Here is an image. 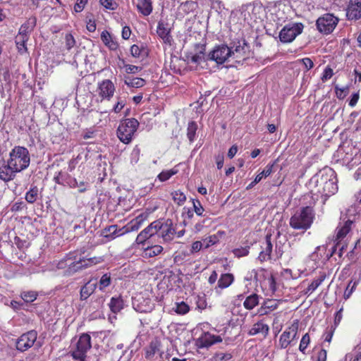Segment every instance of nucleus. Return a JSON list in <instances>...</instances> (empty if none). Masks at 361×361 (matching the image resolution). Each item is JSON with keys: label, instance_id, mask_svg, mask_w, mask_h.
<instances>
[{"label": "nucleus", "instance_id": "45", "mask_svg": "<svg viewBox=\"0 0 361 361\" xmlns=\"http://www.w3.org/2000/svg\"><path fill=\"white\" fill-rule=\"evenodd\" d=\"M38 293L36 291H24L21 293L20 297L25 302H32L37 299Z\"/></svg>", "mask_w": 361, "mask_h": 361}, {"label": "nucleus", "instance_id": "48", "mask_svg": "<svg viewBox=\"0 0 361 361\" xmlns=\"http://www.w3.org/2000/svg\"><path fill=\"white\" fill-rule=\"evenodd\" d=\"M178 173V170H176V169H171L169 171H163L159 173L158 175V179L160 181H166L168 179L172 177L173 175L176 174Z\"/></svg>", "mask_w": 361, "mask_h": 361}, {"label": "nucleus", "instance_id": "51", "mask_svg": "<svg viewBox=\"0 0 361 361\" xmlns=\"http://www.w3.org/2000/svg\"><path fill=\"white\" fill-rule=\"evenodd\" d=\"M357 283H358V281L353 282V281H350L348 283V284L344 291V295H343L344 299L347 300L350 298V296H351L353 292H354Z\"/></svg>", "mask_w": 361, "mask_h": 361}, {"label": "nucleus", "instance_id": "12", "mask_svg": "<svg viewBox=\"0 0 361 361\" xmlns=\"http://www.w3.org/2000/svg\"><path fill=\"white\" fill-rule=\"evenodd\" d=\"M116 87L111 80H103L97 83V94L101 101L111 100Z\"/></svg>", "mask_w": 361, "mask_h": 361}, {"label": "nucleus", "instance_id": "57", "mask_svg": "<svg viewBox=\"0 0 361 361\" xmlns=\"http://www.w3.org/2000/svg\"><path fill=\"white\" fill-rule=\"evenodd\" d=\"M298 62L303 64L307 71L311 70L314 66V63L310 57L302 58L298 60Z\"/></svg>", "mask_w": 361, "mask_h": 361}, {"label": "nucleus", "instance_id": "35", "mask_svg": "<svg viewBox=\"0 0 361 361\" xmlns=\"http://www.w3.org/2000/svg\"><path fill=\"white\" fill-rule=\"evenodd\" d=\"M111 312L117 313L121 311L124 306V301L122 296H118L117 298H111V301L109 303Z\"/></svg>", "mask_w": 361, "mask_h": 361}, {"label": "nucleus", "instance_id": "11", "mask_svg": "<svg viewBox=\"0 0 361 361\" xmlns=\"http://www.w3.org/2000/svg\"><path fill=\"white\" fill-rule=\"evenodd\" d=\"M145 357L148 361H164V353L159 340H152L149 345L145 348Z\"/></svg>", "mask_w": 361, "mask_h": 361}, {"label": "nucleus", "instance_id": "63", "mask_svg": "<svg viewBox=\"0 0 361 361\" xmlns=\"http://www.w3.org/2000/svg\"><path fill=\"white\" fill-rule=\"evenodd\" d=\"M123 107H125L124 101H122L121 100V98H118V100L113 108V111L115 114H119V112L123 110Z\"/></svg>", "mask_w": 361, "mask_h": 361}, {"label": "nucleus", "instance_id": "34", "mask_svg": "<svg viewBox=\"0 0 361 361\" xmlns=\"http://www.w3.org/2000/svg\"><path fill=\"white\" fill-rule=\"evenodd\" d=\"M35 24L36 19L35 18H29L20 26L18 35H21L22 37H29V33L32 30Z\"/></svg>", "mask_w": 361, "mask_h": 361}, {"label": "nucleus", "instance_id": "23", "mask_svg": "<svg viewBox=\"0 0 361 361\" xmlns=\"http://www.w3.org/2000/svg\"><path fill=\"white\" fill-rule=\"evenodd\" d=\"M149 215L145 214V212H142V214L137 215L135 218L133 219L131 221L128 222L126 225L127 233L130 232H135L138 231L142 226L145 224V222L148 219Z\"/></svg>", "mask_w": 361, "mask_h": 361}, {"label": "nucleus", "instance_id": "2", "mask_svg": "<svg viewBox=\"0 0 361 361\" xmlns=\"http://www.w3.org/2000/svg\"><path fill=\"white\" fill-rule=\"evenodd\" d=\"M316 219V211L313 205L302 206L290 216V226L296 231H306L311 228Z\"/></svg>", "mask_w": 361, "mask_h": 361}, {"label": "nucleus", "instance_id": "37", "mask_svg": "<svg viewBox=\"0 0 361 361\" xmlns=\"http://www.w3.org/2000/svg\"><path fill=\"white\" fill-rule=\"evenodd\" d=\"M164 248L160 245H154L150 247H145L143 250V255L152 258L157 255H159L163 252Z\"/></svg>", "mask_w": 361, "mask_h": 361}, {"label": "nucleus", "instance_id": "43", "mask_svg": "<svg viewBox=\"0 0 361 361\" xmlns=\"http://www.w3.org/2000/svg\"><path fill=\"white\" fill-rule=\"evenodd\" d=\"M335 93L336 94V97L338 98L339 100H343L347 95L349 94L350 86L347 85L345 87H340L336 85L334 87Z\"/></svg>", "mask_w": 361, "mask_h": 361}, {"label": "nucleus", "instance_id": "17", "mask_svg": "<svg viewBox=\"0 0 361 361\" xmlns=\"http://www.w3.org/2000/svg\"><path fill=\"white\" fill-rule=\"evenodd\" d=\"M12 75L8 70L4 69L0 72V92L2 97L11 95L12 91Z\"/></svg>", "mask_w": 361, "mask_h": 361}, {"label": "nucleus", "instance_id": "22", "mask_svg": "<svg viewBox=\"0 0 361 361\" xmlns=\"http://www.w3.org/2000/svg\"><path fill=\"white\" fill-rule=\"evenodd\" d=\"M269 326L266 323L264 319H260L259 322L254 323L252 326L249 329L248 334L250 336L261 335L264 338L269 335Z\"/></svg>", "mask_w": 361, "mask_h": 361}, {"label": "nucleus", "instance_id": "53", "mask_svg": "<svg viewBox=\"0 0 361 361\" xmlns=\"http://www.w3.org/2000/svg\"><path fill=\"white\" fill-rule=\"evenodd\" d=\"M193 203V211L198 216H203L204 209L200 200H196V199L192 200Z\"/></svg>", "mask_w": 361, "mask_h": 361}, {"label": "nucleus", "instance_id": "64", "mask_svg": "<svg viewBox=\"0 0 361 361\" xmlns=\"http://www.w3.org/2000/svg\"><path fill=\"white\" fill-rule=\"evenodd\" d=\"M274 164H269L266 166L264 170L261 172L262 178H267L270 176L273 171Z\"/></svg>", "mask_w": 361, "mask_h": 361}, {"label": "nucleus", "instance_id": "59", "mask_svg": "<svg viewBox=\"0 0 361 361\" xmlns=\"http://www.w3.org/2000/svg\"><path fill=\"white\" fill-rule=\"evenodd\" d=\"M359 99H360V90H357V92H355V93L352 94V95L350 98L349 102H348L349 106L350 107H355L356 106V104H357Z\"/></svg>", "mask_w": 361, "mask_h": 361}, {"label": "nucleus", "instance_id": "38", "mask_svg": "<svg viewBox=\"0 0 361 361\" xmlns=\"http://www.w3.org/2000/svg\"><path fill=\"white\" fill-rule=\"evenodd\" d=\"M197 128L198 126L196 121H192L188 123L187 137L190 142H194L196 137Z\"/></svg>", "mask_w": 361, "mask_h": 361}, {"label": "nucleus", "instance_id": "25", "mask_svg": "<svg viewBox=\"0 0 361 361\" xmlns=\"http://www.w3.org/2000/svg\"><path fill=\"white\" fill-rule=\"evenodd\" d=\"M281 300H276V299H266L262 303L261 307L258 309L259 315H268V314L279 308Z\"/></svg>", "mask_w": 361, "mask_h": 361}, {"label": "nucleus", "instance_id": "52", "mask_svg": "<svg viewBox=\"0 0 361 361\" xmlns=\"http://www.w3.org/2000/svg\"><path fill=\"white\" fill-rule=\"evenodd\" d=\"M219 241V238L217 235H211L208 238H204L203 242L205 243L204 248H209V246L215 245Z\"/></svg>", "mask_w": 361, "mask_h": 361}, {"label": "nucleus", "instance_id": "15", "mask_svg": "<svg viewBox=\"0 0 361 361\" xmlns=\"http://www.w3.org/2000/svg\"><path fill=\"white\" fill-rule=\"evenodd\" d=\"M37 334L35 331H30L23 334L16 341V345L18 350L24 352L31 348L35 342Z\"/></svg>", "mask_w": 361, "mask_h": 361}, {"label": "nucleus", "instance_id": "33", "mask_svg": "<svg viewBox=\"0 0 361 361\" xmlns=\"http://www.w3.org/2000/svg\"><path fill=\"white\" fill-rule=\"evenodd\" d=\"M248 47L247 44L244 43L243 46L239 44L236 46L234 51H231V54H233L236 61H240L246 60L248 57V53H247V50Z\"/></svg>", "mask_w": 361, "mask_h": 361}, {"label": "nucleus", "instance_id": "40", "mask_svg": "<svg viewBox=\"0 0 361 361\" xmlns=\"http://www.w3.org/2000/svg\"><path fill=\"white\" fill-rule=\"evenodd\" d=\"M172 199L175 204L183 205L186 201V195L180 190H175L171 192Z\"/></svg>", "mask_w": 361, "mask_h": 361}, {"label": "nucleus", "instance_id": "61", "mask_svg": "<svg viewBox=\"0 0 361 361\" xmlns=\"http://www.w3.org/2000/svg\"><path fill=\"white\" fill-rule=\"evenodd\" d=\"M204 246L203 243L202 241H195L192 243L191 247H190V253H195L200 252V250L202 249Z\"/></svg>", "mask_w": 361, "mask_h": 361}, {"label": "nucleus", "instance_id": "10", "mask_svg": "<svg viewBox=\"0 0 361 361\" xmlns=\"http://www.w3.org/2000/svg\"><path fill=\"white\" fill-rule=\"evenodd\" d=\"M338 22L337 17L332 13H324L318 18L316 26L319 31L323 34H329L334 30Z\"/></svg>", "mask_w": 361, "mask_h": 361}, {"label": "nucleus", "instance_id": "60", "mask_svg": "<svg viewBox=\"0 0 361 361\" xmlns=\"http://www.w3.org/2000/svg\"><path fill=\"white\" fill-rule=\"evenodd\" d=\"M88 0H77L75 4L73 6V9L76 13H80L85 8Z\"/></svg>", "mask_w": 361, "mask_h": 361}, {"label": "nucleus", "instance_id": "47", "mask_svg": "<svg viewBox=\"0 0 361 361\" xmlns=\"http://www.w3.org/2000/svg\"><path fill=\"white\" fill-rule=\"evenodd\" d=\"M311 342V338L308 333H305L302 336V339L299 343V350L302 353H305V350Z\"/></svg>", "mask_w": 361, "mask_h": 361}, {"label": "nucleus", "instance_id": "50", "mask_svg": "<svg viewBox=\"0 0 361 361\" xmlns=\"http://www.w3.org/2000/svg\"><path fill=\"white\" fill-rule=\"evenodd\" d=\"M334 75L333 68L329 66V65H327L325 68L324 69L322 75L320 77V80L322 82H326L327 80H329L331 77H333Z\"/></svg>", "mask_w": 361, "mask_h": 361}, {"label": "nucleus", "instance_id": "30", "mask_svg": "<svg viewBox=\"0 0 361 361\" xmlns=\"http://www.w3.org/2000/svg\"><path fill=\"white\" fill-rule=\"evenodd\" d=\"M137 9L144 16H149L153 11L152 0H137Z\"/></svg>", "mask_w": 361, "mask_h": 361}, {"label": "nucleus", "instance_id": "42", "mask_svg": "<svg viewBox=\"0 0 361 361\" xmlns=\"http://www.w3.org/2000/svg\"><path fill=\"white\" fill-rule=\"evenodd\" d=\"M175 312L179 315H185V314L190 312V306L185 302H177L175 303Z\"/></svg>", "mask_w": 361, "mask_h": 361}, {"label": "nucleus", "instance_id": "62", "mask_svg": "<svg viewBox=\"0 0 361 361\" xmlns=\"http://www.w3.org/2000/svg\"><path fill=\"white\" fill-rule=\"evenodd\" d=\"M334 329H335V328H334V326H331L330 328H328L326 329V331L324 334V341H326V342L329 343L331 341L334 334Z\"/></svg>", "mask_w": 361, "mask_h": 361}, {"label": "nucleus", "instance_id": "13", "mask_svg": "<svg viewBox=\"0 0 361 361\" xmlns=\"http://www.w3.org/2000/svg\"><path fill=\"white\" fill-rule=\"evenodd\" d=\"M231 55V49L226 44L214 48L208 55V60L214 61L218 64H223Z\"/></svg>", "mask_w": 361, "mask_h": 361}, {"label": "nucleus", "instance_id": "18", "mask_svg": "<svg viewBox=\"0 0 361 361\" xmlns=\"http://www.w3.org/2000/svg\"><path fill=\"white\" fill-rule=\"evenodd\" d=\"M272 252L273 244L271 242V235H266L264 241L262 243L261 251L257 257V259L262 263L268 262V260H271L272 259Z\"/></svg>", "mask_w": 361, "mask_h": 361}, {"label": "nucleus", "instance_id": "31", "mask_svg": "<svg viewBox=\"0 0 361 361\" xmlns=\"http://www.w3.org/2000/svg\"><path fill=\"white\" fill-rule=\"evenodd\" d=\"M326 279L325 272H321L320 275L314 279L312 282L309 285L305 290V295H310Z\"/></svg>", "mask_w": 361, "mask_h": 361}, {"label": "nucleus", "instance_id": "46", "mask_svg": "<svg viewBox=\"0 0 361 361\" xmlns=\"http://www.w3.org/2000/svg\"><path fill=\"white\" fill-rule=\"evenodd\" d=\"M250 245L245 247H241L238 248L233 249L232 252L237 258H241V257L247 256L250 255Z\"/></svg>", "mask_w": 361, "mask_h": 361}, {"label": "nucleus", "instance_id": "58", "mask_svg": "<svg viewBox=\"0 0 361 361\" xmlns=\"http://www.w3.org/2000/svg\"><path fill=\"white\" fill-rule=\"evenodd\" d=\"M99 3L106 9L115 10L116 4L114 0H99Z\"/></svg>", "mask_w": 361, "mask_h": 361}, {"label": "nucleus", "instance_id": "28", "mask_svg": "<svg viewBox=\"0 0 361 361\" xmlns=\"http://www.w3.org/2000/svg\"><path fill=\"white\" fill-rule=\"evenodd\" d=\"M18 171L16 170L11 163L8 161L6 164H3L0 166V179L5 182L12 180Z\"/></svg>", "mask_w": 361, "mask_h": 361}, {"label": "nucleus", "instance_id": "29", "mask_svg": "<svg viewBox=\"0 0 361 361\" xmlns=\"http://www.w3.org/2000/svg\"><path fill=\"white\" fill-rule=\"evenodd\" d=\"M97 286V283L92 282V281H89L85 283V285L82 286L80 288V300L81 301H85V300L88 299L90 296L92 295Z\"/></svg>", "mask_w": 361, "mask_h": 361}, {"label": "nucleus", "instance_id": "19", "mask_svg": "<svg viewBox=\"0 0 361 361\" xmlns=\"http://www.w3.org/2000/svg\"><path fill=\"white\" fill-rule=\"evenodd\" d=\"M346 17L348 20L361 19V0H350L347 4Z\"/></svg>", "mask_w": 361, "mask_h": 361}, {"label": "nucleus", "instance_id": "20", "mask_svg": "<svg viewBox=\"0 0 361 361\" xmlns=\"http://www.w3.org/2000/svg\"><path fill=\"white\" fill-rule=\"evenodd\" d=\"M157 33L161 38L164 43L171 45L173 37L171 35L170 24L164 20H159L157 27Z\"/></svg>", "mask_w": 361, "mask_h": 361}, {"label": "nucleus", "instance_id": "27", "mask_svg": "<svg viewBox=\"0 0 361 361\" xmlns=\"http://www.w3.org/2000/svg\"><path fill=\"white\" fill-rule=\"evenodd\" d=\"M104 237L109 239H114L127 233L126 225L118 228V225L114 224L106 227L104 230Z\"/></svg>", "mask_w": 361, "mask_h": 361}, {"label": "nucleus", "instance_id": "6", "mask_svg": "<svg viewBox=\"0 0 361 361\" xmlns=\"http://www.w3.org/2000/svg\"><path fill=\"white\" fill-rule=\"evenodd\" d=\"M92 347L91 336L88 333H82L75 345L71 348V355L74 360L85 361L87 354Z\"/></svg>", "mask_w": 361, "mask_h": 361}, {"label": "nucleus", "instance_id": "39", "mask_svg": "<svg viewBox=\"0 0 361 361\" xmlns=\"http://www.w3.org/2000/svg\"><path fill=\"white\" fill-rule=\"evenodd\" d=\"M29 37H22L21 35H17L15 38L17 49L20 54L27 51L26 43Z\"/></svg>", "mask_w": 361, "mask_h": 361}, {"label": "nucleus", "instance_id": "55", "mask_svg": "<svg viewBox=\"0 0 361 361\" xmlns=\"http://www.w3.org/2000/svg\"><path fill=\"white\" fill-rule=\"evenodd\" d=\"M144 51V47H140L138 44H132L130 47V53L133 57H140Z\"/></svg>", "mask_w": 361, "mask_h": 361}, {"label": "nucleus", "instance_id": "8", "mask_svg": "<svg viewBox=\"0 0 361 361\" xmlns=\"http://www.w3.org/2000/svg\"><path fill=\"white\" fill-rule=\"evenodd\" d=\"M299 326V319H294L285 331L281 334L278 341V347L280 349H286V348L292 345L295 340L298 338Z\"/></svg>", "mask_w": 361, "mask_h": 361}, {"label": "nucleus", "instance_id": "49", "mask_svg": "<svg viewBox=\"0 0 361 361\" xmlns=\"http://www.w3.org/2000/svg\"><path fill=\"white\" fill-rule=\"evenodd\" d=\"M183 210H184V212L183 213V216L184 218V219H183L184 224L185 226L188 225V224H191V221L194 216V208L190 209V208L184 207Z\"/></svg>", "mask_w": 361, "mask_h": 361}, {"label": "nucleus", "instance_id": "9", "mask_svg": "<svg viewBox=\"0 0 361 361\" xmlns=\"http://www.w3.org/2000/svg\"><path fill=\"white\" fill-rule=\"evenodd\" d=\"M303 28L304 25L302 23L286 24L279 33V39L283 43H290L302 33Z\"/></svg>", "mask_w": 361, "mask_h": 361}, {"label": "nucleus", "instance_id": "1", "mask_svg": "<svg viewBox=\"0 0 361 361\" xmlns=\"http://www.w3.org/2000/svg\"><path fill=\"white\" fill-rule=\"evenodd\" d=\"M102 257H81L78 251L69 252L65 257L58 262V269H66V275H73L80 270L90 268L94 265L103 262Z\"/></svg>", "mask_w": 361, "mask_h": 361}, {"label": "nucleus", "instance_id": "7", "mask_svg": "<svg viewBox=\"0 0 361 361\" xmlns=\"http://www.w3.org/2000/svg\"><path fill=\"white\" fill-rule=\"evenodd\" d=\"M317 185L322 187L318 188L317 192L326 196L334 195L338 191L337 178L334 172L331 171V174H322L320 177L316 178Z\"/></svg>", "mask_w": 361, "mask_h": 361}, {"label": "nucleus", "instance_id": "24", "mask_svg": "<svg viewBox=\"0 0 361 361\" xmlns=\"http://www.w3.org/2000/svg\"><path fill=\"white\" fill-rule=\"evenodd\" d=\"M235 276L232 274H223L220 275L214 290L217 293H221V290L227 288L234 282Z\"/></svg>", "mask_w": 361, "mask_h": 361}, {"label": "nucleus", "instance_id": "16", "mask_svg": "<svg viewBox=\"0 0 361 361\" xmlns=\"http://www.w3.org/2000/svg\"><path fill=\"white\" fill-rule=\"evenodd\" d=\"M159 220L151 222L149 225L138 233L135 242L137 245H144L147 240L159 233Z\"/></svg>", "mask_w": 361, "mask_h": 361}, {"label": "nucleus", "instance_id": "32", "mask_svg": "<svg viewBox=\"0 0 361 361\" xmlns=\"http://www.w3.org/2000/svg\"><path fill=\"white\" fill-rule=\"evenodd\" d=\"M260 296L256 293H252L251 295L246 296L244 302L243 307L245 309L251 310L257 306L259 303Z\"/></svg>", "mask_w": 361, "mask_h": 361}, {"label": "nucleus", "instance_id": "41", "mask_svg": "<svg viewBox=\"0 0 361 361\" xmlns=\"http://www.w3.org/2000/svg\"><path fill=\"white\" fill-rule=\"evenodd\" d=\"M111 283V274L110 272H107L105 274H103L99 279L98 283L99 288L102 291V290L106 288V287L109 286Z\"/></svg>", "mask_w": 361, "mask_h": 361}, {"label": "nucleus", "instance_id": "36", "mask_svg": "<svg viewBox=\"0 0 361 361\" xmlns=\"http://www.w3.org/2000/svg\"><path fill=\"white\" fill-rule=\"evenodd\" d=\"M197 8V3L194 1H185L180 4L178 7L179 13L183 15H187L192 13Z\"/></svg>", "mask_w": 361, "mask_h": 361}, {"label": "nucleus", "instance_id": "3", "mask_svg": "<svg viewBox=\"0 0 361 361\" xmlns=\"http://www.w3.org/2000/svg\"><path fill=\"white\" fill-rule=\"evenodd\" d=\"M139 122L135 118H124L117 128L116 135L120 141L123 144H130L134 134L137 130Z\"/></svg>", "mask_w": 361, "mask_h": 361}, {"label": "nucleus", "instance_id": "14", "mask_svg": "<svg viewBox=\"0 0 361 361\" xmlns=\"http://www.w3.org/2000/svg\"><path fill=\"white\" fill-rule=\"evenodd\" d=\"M159 235L162 238L164 243H170L173 241L176 231L173 226V221L167 219L165 221L159 220Z\"/></svg>", "mask_w": 361, "mask_h": 361}, {"label": "nucleus", "instance_id": "26", "mask_svg": "<svg viewBox=\"0 0 361 361\" xmlns=\"http://www.w3.org/2000/svg\"><path fill=\"white\" fill-rule=\"evenodd\" d=\"M100 39L104 45L111 51H116L119 47V43L116 37L112 36L109 31L103 30L100 35Z\"/></svg>", "mask_w": 361, "mask_h": 361}, {"label": "nucleus", "instance_id": "54", "mask_svg": "<svg viewBox=\"0 0 361 361\" xmlns=\"http://www.w3.org/2000/svg\"><path fill=\"white\" fill-rule=\"evenodd\" d=\"M38 195V190L37 188H32L29 190L25 195V199L29 203H33L37 200Z\"/></svg>", "mask_w": 361, "mask_h": 361}, {"label": "nucleus", "instance_id": "21", "mask_svg": "<svg viewBox=\"0 0 361 361\" xmlns=\"http://www.w3.org/2000/svg\"><path fill=\"white\" fill-rule=\"evenodd\" d=\"M223 339L221 336L213 335L209 332L204 333L196 341V345L199 348L209 347L214 343L222 342Z\"/></svg>", "mask_w": 361, "mask_h": 361}, {"label": "nucleus", "instance_id": "4", "mask_svg": "<svg viewBox=\"0 0 361 361\" xmlns=\"http://www.w3.org/2000/svg\"><path fill=\"white\" fill-rule=\"evenodd\" d=\"M354 220L348 217L347 214L341 216V221L336 229L335 241L336 245H341L339 248L338 256L342 257L343 252L347 248V243L343 242L344 238L351 231Z\"/></svg>", "mask_w": 361, "mask_h": 361}, {"label": "nucleus", "instance_id": "5", "mask_svg": "<svg viewBox=\"0 0 361 361\" xmlns=\"http://www.w3.org/2000/svg\"><path fill=\"white\" fill-rule=\"evenodd\" d=\"M8 161L18 172L25 169L30 164L28 150L23 147H15L10 152V159Z\"/></svg>", "mask_w": 361, "mask_h": 361}, {"label": "nucleus", "instance_id": "56", "mask_svg": "<svg viewBox=\"0 0 361 361\" xmlns=\"http://www.w3.org/2000/svg\"><path fill=\"white\" fill-rule=\"evenodd\" d=\"M66 39V47L68 50H70L72 47H73L75 44V40L71 33L66 34L65 37Z\"/></svg>", "mask_w": 361, "mask_h": 361}, {"label": "nucleus", "instance_id": "44", "mask_svg": "<svg viewBox=\"0 0 361 361\" xmlns=\"http://www.w3.org/2000/svg\"><path fill=\"white\" fill-rule=\"evenodd\" d=\"M145 83L146 80L142 79V78H133L129 80H125V84L130 87H142Z\"/></svg>", "mask_w": 361, "mask_h": 361}]
</instances>
